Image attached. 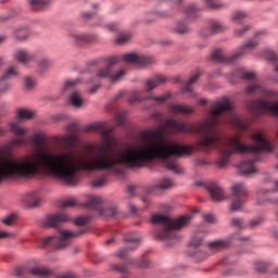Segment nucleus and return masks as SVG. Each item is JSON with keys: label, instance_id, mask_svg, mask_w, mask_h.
I'll return each mask as SVG.
<instances>
[{"label": "nucleus", "instance_id": "f257e3e1", "mask_svg": "<svg viewBox=\"0 0 278 278\" xmlns=\"http://www.w3.org/2000/svg\"><path fill=\"white\" fill-rule=\"evenodd\" d=\"M245 92L248 94L257 92L258 94L265 97V99H269L252 100L245 103V108H248V110L252 112L254 116H262V114L265 112H270V114L278 116V91L266 89L257 84H253L245 89Z\"/></svg>", "mask_w": 278, "mask_h": 278}, {"label": "nucleus", "instance_id": "f03ea898", "mask_svg": "<svg viewBox=\"0 0 278 278\" xmlns=\"http://www.w3.org/2000/svg\"><path fill=\"white\" fill-rule=\"evenodd\" d=\"M90 223V216H80L76 218L75 225L78 227L77 230H63L59 236H50L42 239V247H53L54 249H66L71 244V240L79 238L90 231L88 227Z\"/></svg>", "mask_w": 278, "mask_h": 278}, {"label": "nucleus", "instance_id": "7ed1b4c3", "mask_svg": "<svg viewBox=\"0 0 278 278\" xmlns=\"http://www.w3.org/2000/svg\"><path fill=\"white\" fill-rule=\"evenodd\" d=\"M190 216H180L177 219H172L170 217L162 214H153L151 216V223L153 225H162V229L157 230L155 233L156 240H175L177 235L175 231L186 227L190 223Z\"/></svg>", "mask_w": 278, "mask_h": 278}, {"label": "nucleus", "instance_id": "20e7f679", "mask_svg": "<svg viewBox=\"0 0 278 278\" xmlns=\"http://www.w3.org/2000/svg\"><path fill=\"white\" fill-rule=\"evenodd\" d=\"M184 1L186 0H166L167 5H170L168 10H163L157 12L160 18H173L177 12H184L188 18H197V12L199 8L197 4H189L184 8Z\"/></svg>", "mask_w": 278, "mask_h": 278}, {"label": "nucleus", "instance_id": "39448f33", "mask_svg": "<svg viewBox=\"0 0 278 278\" xmlns=\"http://www.w3.org/2000/svg\"><path fill=\"white\" fill-rule=\"evenodd\" d=\"M258 45L260 42L254 38L243 43L239 48V50L230 56L225 55V52L223 50L217 49L212 52L211 58L213 62L231 64V62H236L238 58H242V55H244L245 53H249V51H253V49H255V47H257Z\"/></svg>", "mask_w": 278, "mask_h": 278}, {"label": "nucleus", "instance_id": "423d86ee", "mask_svg": "<svg viewBox=\"0 0 278 278\" xmlns=\"http://www.w3.org/2000/svg\"><path fill=\"white\" fill-rule=\"evenodd\" d=\"M121 61L119 56H110L105 60V66L100 67L97 71V77L100 79H110L112 84H118V81L123 80V77L127 75V72L125 70H119L117 72H114L112 66H115V64H118Z\"/></svg>", "mask_w": 278, "mask_h": 278}, {"label": "nucleus", "instance_id": "0eeeda50", "mask_svg": "<svg viewBox=\"0 0 278 278\" xmlns=\"http://www.w3.org/2000/svg\"><path fill=\"white\" fill-rule=\"evenodd\" d=\"M102 203H103V198L96 195V197L89 198L85 206L89 207V210H94L96 212H99L100 216H103L104 218H112L113 216H116V214H118V207L109 206L106 208H103L101 207Z\"/></svg>", "mask_w": 278, "mask_h": 278}, {"label": "nucleus", "instance_id": "6e6552de", "mask_svg": "<svg viewBox=\"0 0 278 278\" xmlns=\"http://www.w3.org/2000/svg\"><path fill=\"white\" fill-rule=\"evenodd\" d=\"M85 131H98V134L102 136L106 144H114V142H116V137L113 135L114 128L105 127V124L103 122H97L88 125L85 128Z\"/></svg>", "mask_w": 278, "mask_h": 278}, {"label": "nucleus", "instance_id": "1a4fd4ad", "mask_svg": "<svg viewBox=\"0 0 278 278\" xmlns=\"http://www.w3.org/2000/svg\"><path fill=\"white\" fill-rule=\"evenodd\" d=\"M232 190V203L230 205L231 212H238L242 210L244 205V199L247 197V187L244 184H236L231 187Z\"/></svg>", "mask_w": 278, "mask_h": 278}, {"label": "nucleus", "instance_id": "9d476101", "mask_svg": "<svg viewBox=\"0 0 278 278\" xmlns=\"http://www.w3.org/2000/svg\"><path fill=\"white\" fill-rule=\"evenodd\" d=\"M122 59L126 64H134L135 66H149V64H153L155 62L153 56L142 55L135 52L124 54Z\"/></svg>", "mask_w": 278, "mask_h": 278}, {"label": "nucleus", "instance_id": "9b49d317", "mask_svg": "<svg viewBox=\"0 0 278 278\" xmlns=\"http://www.w3.org/2000/svg\"><path fill=\"white\" fill-rule=\"evenodd\" d=\"M125 242H129L131 244H135V247H128L125 249H119L115 255L116 257H119L121 260H125V257H127V252L128 251H136V249H138L140 247V240L141 237L140 235H138L137 232H129L127 235H125L124 237Z\"/></svg>", "mask_w": 278, "mask_h": 278}, {"label": "nucleus", "instance_id": "f8f14e48", "mask_svg": "<svg viewBox=\"0 0 278 278\" xmlns=\"http://www.w3.org/2000/svg\"><path fill=\"white\" fill-rule=\"evenodd\" d=\"M67 38L75 45H90L97 40V35L68 30Z\"/></svg>", "mask_w": 278, "mask_h": 278}, {"label": "nucleus", "instance_id": "ddd939ff", "mask_svg": "<svg viewBox=\"0 0 278 278\" xmlns=\"http://www.w3.org/2000/svg\"><path fill=\"white\" fill-rule=\"evenodd\" d=\"M70 218L68 215L61 213V214H51L46 216L41 220L42 227H49V228H55L60 227V225H63V223H68Z\"/></svg>", "mask_w": 278, "mask_h": 278}, {"label": "nucleus", "instance_id": "4468645a", "mask_svg": "<svg viewBox=\"0 0 278 278\" xmlns=\"http://www.w3.org/2000/svg\"><path fill=\"white\" fill-rule=\"evenodd\" d=\"M66 130L70 135L58 138L59 142L62 144H66L71 147V144H75L79 140V125L73 123L66 127Z\"/></svg>", "mask_w": 278, "mask_h": 278}, {"label": "nucleus", "instance_id": "2eb2a0df", "mask_svg": "<svg viewBox=\"0 0 278 278\" xmlns=\"http://www.w3.org/2000/svg\"><path fill=\"white\" fill-rule=\"evenodd\" d=\"M13 59L20 64H29V62H34V60H36V54L30 53L27 49L17 48L13 52Z\"/></svg>", "mask_w": 278, "mask_h": 278}, {"label": "nucleus", "instance_id": "dca6fc26", "mask_svg": "<svg viewBox=\"0 0 278 278\" xmlns=\"http://www.w3.org/2000/svg\"><path fill=\"white\" fill-rule=\"evenodd\" d=\"M129 266H134V268H149V261L128 260L127 265H113V269L127 274L129 273Z\"/></svg>", "mask_w": 278, "mask_h": 278}, {"label": "nucleus", "instance_id": "f3484780", "mask_svg": "<svg viewBox=\"0 0 278 278\" xmlns=\"http://www.w3.org/2000/svg\"><path fill=\"white\" fill-rule=\"evenodd\" d=\"M207 192L210 193L211 198L214 201H217V203H220V201H225L227 199V195H225V190H223V187L218 186L216 182H212L206 187Z\"/></svg>", "mask_w": 278, "mask_h": 278}, {"label": "nucleus", "instance_id": "a211bd4d", "mask_svg": "<svg viewBox=\"0 0 278 278\" xmlns=\"http://www.w3.org/2000/svg\"><path fill=\"white\" fill-rule=\"evenodd\" d=\"M40 201V193L38 191H30L22 197V203H25L30 208L39 207Z\"/></svg>", "mask_w": 278, "mask_h": 278}, {"label": "nucleus", "instance_id": "6ab92c4d", "mask_svg": "<svg viewBox=\"0 0 278 278\" xmlns=\"http://www.w3.org/2000/svg\"><path fill=\"white\" fill-rule=\"evenodd\" d=\"M230 245V239H218L207 243L210 251H213L214 253H218V251H225V249H229Z\"/></svg>", "mask_w": 278, "mask_h": 278}, {"label": "nucleus", "instance_id": "aec40b11", "mask_svg": "<svg viewBox=\"0 0 278 278\" xmlns=\"http://www.w3.org/2000/svg\"><path fill=\"white\" fill-rule=\"evenodd\" d=\"M255 73L247 71L244 67H240L230 75L231 84H236V79H254Z\"/></svg>", "mask_w": 278, "mask_h": 278}, {"label": "nucleus", "instance_id": "412c9836", "mask_svg": "<svg viewBox=\"0 0 278 278\" xmlns=\"http://www.w3.org/2000/svg\"><path fill=\"white\" fill-rule=\"evenodd\" d=\"M260 162V159L255 160H249L244 161L239 165V170L242 175H253V173H256L257 169H255V163Z\"/></svg>", "mask_w": 278, "mask_h": 278}, {"label": "nucleus", "instance_id": "4be33fe9", "mask_svg": "<svg viewBox=\"0 0 278 278\" xmlns=\"http://www.w3.org/2000/svg\"><path fill=\"white\" fill-rule=\"evenodd\" d=\"M162 84H166V78L162 75H156L153 78H150L146 81V92H151L157 88V86H162Z\"/></svg>", "mask_w": 278, "mask_h": 278}, {"label": "nucleus", "instance_id": "5701e85b", "mask_svg": "<svg viewBox=\"0 0 278 278\" xmlns=\"http://www.w3.org/2000/svg\"><path fill=\"white\" fill-rule=\"evenodd\" d=\"M210 27L211 29H207L206 33L202 31L201 36L203 38H210V36H213L214 34H217V31H223V25L220 22L211 20L210 21Z\"/></svg>", "mask_w": 278, "mask_h": 278}, {"label": "nucleus", "instance_id": "b1692460", "mask_svg": "<svg viewBox=\"0 0 278 278\" xmlns=\"http://www.w3.org/2000/svg\"><path fill=\"white\" fill-rule=\"evenodd\" d=\"M270 190H260L257 192V204L258 205H266V203H270L271 205H276L278 207V198L277 199H264Z\"/></svg>", "mask_w": 278, "mask_h": 278}, {"label": "nucleus", "instance_id": "393cba45", "mask_svg": "<svg viewBox=\"0 0 278 278\" xmlns=\"http://www.w3.org/2000/svg\"><path fill=\"white\" fill-rule=\"evenodd\" d=\"M170 114H192L194 109L182 104H172L168 106Z\"/></svg>", "mask_w": 278, "mask_h": 278}, {"label": "nucleus", "instance_id": "a878e982", "mask_svg": "<svg viewBox=\"0 0 278 278\" xmlns=\"http://www.w3.org/2000/svg\"><path fill=\"white\" fill-rule=\"evenodd\" d=\"M68 101L73 108H81L84 105V98L81 97V93L78 90H74L68 98Z\"/></svg>", "mask_w": 278, "mask_h": 278}, {"label": "nucleus", "instance_id": "bb28decb", "mask_svg": "<svg viewBox=\"0 0 278 278\" xmlns=\"http://www.w3.org/2000/svg\"><path fill=\"white\" fill-rule=\"evenodd\" d=\"M31 10L40 12L41 10H47L51 5V0H28Z\"/></svg>", "mask_w": 278, "mask_h": 278}, {"label": "nucleus", "instance_id": "cd10ccee", "mask_svg": "<svg viewBox=\"0 0 278 278\" xmlns=\"http://www.w3.org/2000/svg\"><path fill=\"white\" fill-rule=\"evenodd\" d=\"M205 8L208 10H225L227 3L220 2V0H202Z\"/></svg>", "mask_w": 278, "mask_h": 278}, {"label": "nucleus", "instance_id": "c85d7f7f", "mask_svg": "<svg viewBox=\"0 0 278 278\" xmlns=\"http://www.w3.org/2000/svg\"><path fill=\"white\" fill-rule=\"evenodd\" d=\"M173 31L179 36H184V34H190V26L184 21H178L173 27Z\"/></svg>", "mask_w": 278, "mask_h": 278}, {"label": "nucleus", "instance_id": "c756f323", "mask_svg": "<svg viewBox=\"0 0 278 278\" xmlns=\"http://www.w3.org/2000/svg\"><path fill=\"white\" fill-rule=\"evenodd\" d=\"M13 38L17 42H25L29 38V30L27 28H17L13 34Z\"/></svg>", "mask_w": 278, "mask_h": 278}, {"label": "nucleus", "instance_id": "7c9ffc66", "mask_svg": "<svg viewBox=\"0 0 278 278\" xmlns=\"http://www.w3.org/2000/svg\"><path fill=\"white\" fill-rule=\"evenodd\" d=\"M201 78V71H197L188 80V83L182 88V92H192V84H197Z\"/></svg>", "mask_w": 278, "mask_h": 278}, {"label": "nucleus", "instance_id": "2f4dec72", "mask_svg": "<svg viewBox=\"0 0 278 278\" xmlns=\"http://www.w3.org/2000/svg\"><path fill=\"white\" fill-rule=\"evenodd\" d=\"M30 274L35 275V277H47L48 275H51V269L48 267H35L30 269Z\"/></svg>", "mask_w": 278, "mask_h": 278}, {"label": "nucleus", "instance_id": "473e14b6", "mask_svg": "<svg viewBox=\"0 0 278 278\" xmlns=\"http://www.w3.org/2000/svg\"><path fill=\"white\" fill-rule=\"evenodd\" d=\"M53 63L49 59H40L37 64L39 73H45V71H49Z\"/></svg>", "mask_w": 278, "mask_h": 278}, {"label": "nucleus", "instance_id": "72a5a7b5", "mask_svg": "<svg viewBox=\"0 0 278 278\" xmlns=\"http://www.w3.org/2000/svg\"><path fill=\"white\" fill-rule=\"evenodd\" d=\"M269 266L270 264L265 261H256L253 263V268L256 270V273H266Z\"/></svg>", "mask_w": 278, "mask_h": 278}, {"label": "nucleus", "instance_id": "f704fd0d", "mask_svg": "<svg viewBox=\"0 0 278 278\" xmlns=\"http://www.w3.org/2000/svg\"><path fill=\"white\" fill-rule=\"evenodd\" d=\"M12 85L8 81L4 76L0 77V94H5L10 92Z\"/></svg>", "mask_w": 278, "mask_h": 278}, {"label": "nucleus", "instance_id": "c9c22d12", "mask_svg": "<svg viewBox=\"0 0 278 278\" xmlns=\"http://www.w3.org/2000/svg\"><path fill=\"white\" fill-rule=\"evenodd\" d=\"M247 18V12L244 11H235L231 15L232 23L240 25Z\"/></svg>", "mask_w": 278, "mask_h": 278}, {"label": "nucleus", "instance_id": "e433bc0d", "mask_svg": "<svg viewBox=\"0 0 278 278\" xmlns=\"http://www.w3.org/2000/svg\"><path fill=\"white\" fill-rule=\"evenodd\" d=\"M17 116L21 121H29L34 118V111H29L27 109H21L17 111Z\"/></svg>", "mask_w": 278, "mask_h": 278}, {"label": "nucleus", "instance_id": "4c0bfd02", "mask_svg": "<svg viewBox=\"0 0 278 278\" xmlns=\"http://www.w3.org/2000/svg\"><path fill=\"white\" fill-rule=\"evenodd\" d=\"M266 58L269 62H273L275 64V73H278V56L273 50H266Z\"/></svg>", "mask_w": 278, "mask_h": 278}, {"label": "nucleus", "instance_id": "58836bf2", "mask_svg": "<svg viewBox=\"0 0 278 278\" xmlns=\"http://www.w3.org/2000/svg\"><path fill=\"white\" fill-rule=\"evenodd\" d=\"M38 81L31 77V76H26L24 78V86L26 88V90H34V88H36Z\"/></svg>", "mask_w": 278, "mask_h": 278}, {"label": "nucleus", "instance_id": "ea45409f", "mask_svg": "<svg viewBox=\"0 0 278 278\" xmlns=\"http://www.w3.org/2000/svg\"><path fill=\"white\" fill-rule=\"evenodd\" d=\"M203 242V232H197L191 237L190 247H201Z\"/></svg>", "mask_w": 278, "mask_h": 278}, {"label": "nucleus", "instance_id": "a19ab883", "mask_svg": "<svg viewBox=\"0 0 278 278\" xmlns=\"http://www.w3.org/2000/svg\"><path fill=\"white\" fill-rule=\"evenodd\" d=\"M80 83L81 80L79 78L65 81V85L63 87L64 92H67V90H74L77 84Z\"/></svg>", "mask_w": 278, "mask_h": 278}, {"label": "nucleus", "instance_id": "79ce46f5", "mask_svg": "<svg viewBox=\"0 0 278 278\" xmlns=\"http://www.w3.org/2000/svg\"><path fill=\"white\" fill-rule=\"evenodd\" d=\"M157 188L161 190H168V188H173V180L168 178H163L157 185Z\"/></svg>", "mask_w": 278, "mask_h": 278}, {"label": "nucleus", "instance_id": "37998d69", "mask_svg": "<svg viewBox=\"0 0 278 278\" xmlns=\"http://www.w3.org/2000/svg\"><path fill=\"white\" fill-rule=\"evenodd\" d=\"M131 39V35L129 33L119 34L116 38L117 45H125V42H129Z\"/></svg>", "mask_w": 278, "mask_h": 278}, {"label": "nucleus", "instance_id": "c03bdc74", "mask_svg": "<svg viewBox=\"0 0 278 278\" xmlns=\"http://www.w3.org/2000/svg\"><path fill=\"white\" fill-rule=\"evenodd\" d=\"M249 29H251V25H244L242 28L235 29L233 34L237 38H242V36H244Z\"/></svg>", "mask_w": 278, "mask_h": 278}, {"label": "nucleus", "instance_id": "a18cd8bd", "mask_svg": "<svg viewBox=\"0 0 278 278\" xmlns=\"http://www.w3.org/2000/svg\"><path fill=\"white\" fill-rule=\"evenodd\" d=\"M108 184V180L105 179V176H101L98 179H96L91 186L93 188H103V186H105Z\"/></svg>", "mask_w": 278, "mask_h": 278}, {"label": "nucleus", "instance_id": "49530a36", "mask_svg": "<svg viewBox=\"0 0 278 278\" xmlns=\"http://www.w3.org/2000/svg\"><path fill=\"white\" fill-rule=\"evenodd\" d=\"M16 75H18V68L11 66L2 77L10 79V77H16Z\"/></svg>", "mask_w": 278, "mask_h": 278}, {"label": "nucleus", "instance_id": "de8ad7c7", "mask_svg": "<svg viewBox=\"0 0 278 278\" xmlns=\"http://www.w3.org/2000/svg\"><path fill=\"white\" fill-rule=\"evenodd\" d=\"M75 205H77V201L73 198H68L61 203V207L63 208L75 207Z\"/></svg>", "mask_w": 278, "mask_h": 278}, {"label": "nucleus", "instance_id": "09e8293b", "mask_svg": "<svg viewBox=\"0 0 278 278\" xmlns=\"http://www.w3.org/2000/svg\"><path fill=\"white\" fill-rule=\"evenodd\" d=\"M14 220H16V215L11 214V215L7 216L4 219H2V223L4 225H8V227H12V225H14Z\"/></svg>", "mask_w": 278, "mask_h": 278}, {"label": "nucleus", "instance_id": "8fccbe9b", "mask_svg": "<svg viewBox=\"0 0 278 278\" xmlns=\"http://www.w3.org/2000/svg\"><path fill=\"white\" fill-rule=\"evenodd\" d=\"M115 123L118 127H123V125H125V113H117L115 115Z\"/></svg>", "mask_w": 278, "mask_h": 278}, {"label": "nucleus", "instance_id": "3c124183", "mask_svg": "<svg viewBox=\"0 0 278 278\" xmlns=\"http://www.w3.org/2000/svg\"><path fill=\"white\" fill-rule=\"evenodd\" d=\"M153 101H157L159 103H164L165 101H168V99H170V93H165L161 97H152L150 98Z\"/></svg>", "mask_w": 278, "mask_h": 278}, {"label": "nucleus", "instance_id": "603ef678", "mask_svg": "<svg viewBox=\"0 0 278 278\" xmlns=\"http://www.w3.org/2000/svg\"><path fill=\"white\" fill-rule=\"evenodd\" d=\"M262 223H264V217H255L250 222V227H258V225H262Z\"/></svg>", "mask_w": 278, "mask_h": 278}, {"label": "nucleus", "instance_id": "864d4df0", "mask_svg": "<svg viewBox=\"0 0 278 278\" xmlns=\"http://www.w3.org/2000/svg\"><path fill=\"white\" fill-rule=\"evenodd\" d=\"M242 223H243V220L240 219V218H232L231 219V225L233 227H237L238 229H242Z\"/></svg>", "mask_w": 278, "mask_h": 278}, {"label": "nucleus", "instance_id": "5fc2aeb1", "mask_svg": "<svg viewBox=\"0 0 278 278\" xmlns=\"http://www.w3.org/2000/svg\"><path fill=\"white\" fill-rule=\"evenodd\" d=\"M83 21H90V18H94V13L92 12H84L81 14Z\"/></svg>", "mask_w": 278, "mask_h": 278}, {"label": "nucleus", "instance_id": "6e6d98bb", "mask_svg": "<svg viewBox=\"0 0 278 278\" xmlns=\"http://www.w3.org/2000/svg\"><path fill=\"white\" fill-rule=\"evenodd\" d=\"M204 220L205 223H216V217L212 214H206L204 215Z\"/></svg>", "mask_w": 278, "mask_h": 278}, {"label": "nucleus", "instance_id": "4d7b16f0", "mask_svg": "<svg viewBox=\"0 0 278 278\" xmlns=\"http://www.w3.org/2000/svg\"><path fill=\"white\" fill-rule=\"evenodd\" d=\"M16 235L10 233V232H0V239L1 238H15Z\"/></svg>", "mask_w": 278, "mask_h": 278}, {"label": "nucleus", "instance_id": "13d9d810", "mask_svg": "<svg viewBox=\"0 0 278 278\" xmlns=\"http://www.w3.org/2000/svg\"><path fill=\"white\" fill-rule=\"evenodd\" d=\"M99 88H101V85H94L89 89V94H94Z\"/></svg>", "mask_w": 278, "mask_h": 278}, {"label": "nucleus", "instance_id": "bf43d9fd", "mask_svg": "<svg viewBox=\"0 0 278 278\" xmlns=\"http://www.w3.org/2000/svg\"><path fill=\"white\" fill-rule=\"evenodd\" d=\"M128 208L131 212V214H136V212H138V207L135 206V204H129Z\"/></svg>", "mask_w": 278, "mask_h": 278}, {"label": "nucleus", "instance_id": "052dcab7", "mask_svg": "<svg viewBox=\"0 0 278 278\" xmlns=\"http://www.w3.org/2000/svg\"><path fill=\"white\" fill-rule=\"evenodd\" d=\"M58 278H75V274L73 273H67V274H64L62 276H59Z\"/></svg>", "mask_w": 278, "mask_h": 278}, {"label": "nucleus", "instance_id": "680f3d73", "mask_svg": "<svg viewBox=\"0 0 278 278\" xmlns=\"http://www.w3.org/2000/svg\"><path fill=\"white\" fill-rule=\"evenodd\" d=\"M135 94H136V96H132V97L130 98L131 103H134V102H136V101H141L140 96L138 94V92H136Z\"/></svg>", "mask_w": 278, "mask_h": 278}, {"label": "nucleus", "instance_id": "e2e57ef3", "mask_svg": "<svg viewBox=\"0 0 278 278\" xmlns=\"http://www.w3.org/2000/svg\"><path fill=\"white\" fill-rule=\"evenodd\" d=\"M106 27H108V29H110V31H116V29H117L116 24H109Z\"/></svg>", "mask_w": 278, "mask_h": 278}, {"label": "nucleus", "instance_id": "0e129e2a", "mask_svg": "<svg viewBox=\"0 0 278 278\" xmlns=\"http://www.w3.org/2000/svg\"><path fill=\"white\" fill-rule=\"evenodd\" d=\"M15 274L17 275V277H21L23 275V267H17L15 269Z\"/></svg>", "mask_w": 278, "mask_h": 278}, {"label": "nucleus", "instance_id": "69168bd1", "mask_svg": "<svg viewBox=\"0 0 278 278\" xmlns=\"http://www.w3.org/2000/svg\"><path fill=\"white\" fill-rule=\"evenodd\" d=\"M161 45H163V47H170V45H173V41L164 40V41L161 42Z\"/></svg>", "mask_w": 278, "mask_h": 278}, {"label": "nucleus", "instance_id": "338daca9", "mask_svg": "<svg viewBox=\"0 0 278 278\" xmlns=\"http://www.w3.org/2000/svg\"><path fill=\"white\" fill-rule=\"evenodd\" d=\"M199 105H207V100H205V99H200V100H199Z\"/></svg>", "mask_w": 278, "mask_h": 278}, {"label": "nucleus", "instance_id": "774afa93", "mask_svg": "<svg viewBox=\"0 0 278 278\" xmlns=\"http://www.w3.org/2000/svg\"><path fill=\"white\" fill-rule=\"evenodd\" d=\"M153 116H154V118H157V119L161 118V121H162V118H163L162 113H154Z\"/></svg>", "mask_w": 278, "mask_h": 278}]
</instances>
